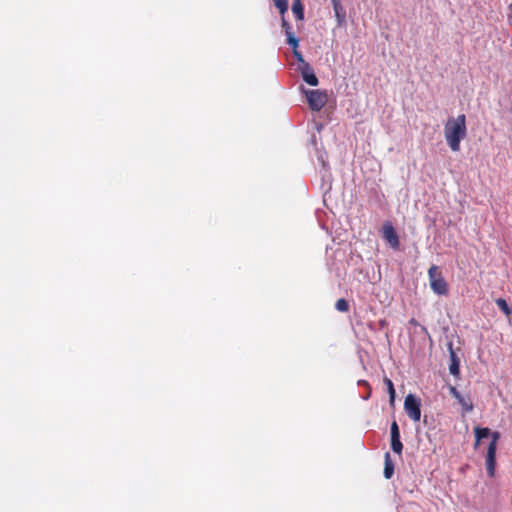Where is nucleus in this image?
<instances>
[{"label":"nucleus","mask_w":512,"mask_h":512,"mask_svg":"<svg viewBox=\"0 0 512 512\" xmlns=\"http://www.w3.org/2000/svg\"><path fill=\"white\" fill-rule=\"evenodd\" d=\"M333 8H334L335 15L338 18L339 22H342L344 19V15H341V12H342L341 3H334Z\"/></svg>","instance_id":"19"},{"label":"nucleus","mask_w":512,"mask_h":512,"mask_svg":"<svg viewBox=\"0 0 512 512\" xmlns=\"http://www.w3.org/2000/svg\"><path fill=\"white\" fill-rule=\"evenodd\" d=\"M305 94L309 107L313 111H320L328 101V95L325 91L307 90Z\"/></svg>","instance_id":"3"},{"label":"nucleus","mask_w":512,"mask_h":512,"mask_svg":"<svg viewBox=\"0 0 512 512\" xmlns=\"http://www.w3.org/2000/svg\"><path fill=\"white\" fill-rule=\"evenodd\" d=\"M335 308L339 311V312H348L349 310V304L348 302L344 299V298H341V299H338L335 303Z\"/></svg>","instance_id":"18"},{"label":"nucleus","mask_w":512,"mask_h":512,"mask_svg":"<svg viewBox=\"0 0 512 512\" xmlns=\"http://www.w3.org/2000/svg\"><path fill=\"white\" fill-rule=\"evenodd\" d=\"M281 25L285 31V34L292 33V27L289 22L285 19V15L281 16Z\"/></svg>","instance_id":"20"},{"label":"nucleus","mask_w":512,"mask_h":512,"mask_svg":"<svg viewBox=\"0 0 512 512\" xmlns=\"http://www.w3.org/2000/svg\"><path fill=\"white\" fill-rule=\"evenodd\" d=\"M496 305L498 306V308L506 315V316H510L512 314V309L511 307L508 305V303L506 302L505 299L503 298H498L496 300Z\"/></svg>","instance_id":"15"},{"label":"nucleus","mask_w":512,"mask_h":512,"mask_svg":"<svg viewBox=\"0 0 512 512\" xmlns=\"http://www.w3.org/2000/svg\"><path fill=\"white\" fill-rule=\"evenodd\" d=\"M358 384L359 385H364V386H366L369 389L367 396L364 397L365 399H367L370 396V387H369L368 382L365 381V380H360V381H358Z\"/></svg>","instance_id":"22"},{"label":"nucleus","mask_w":512,"mask_h":512,"mask_svg":"<svg viewBox=\"0 0 512 512\" xmlns=\"http://www.w3.org/2000/svg\"><path fill=\"white\" fill-rule=\"evenodd\" d=\"M409 324L413 326H419V323L415 318L410 319Z\"/></svg>","instance_id":"23"},{"label":"nucleus","mask_w":512,"mask_h":512,"mask_svg":"<svg viewBox=\"0 0 512 512\" xmlns=\"http://www.w3.org/2000/svg\"><path fill=\"white\" fill-rule=\"evenodd\" d=\"M383 382H384V385L386 386L387 392L389 394L390 404L393 405L394 401H395V396H396L394 384H393L392 380L388 377H384Z\"/></svg>","instance_id":"14"},{"label":"nucleus","mask_w":512,"mask_h":512,"mask_svg":"<svg viewBox=\"0 0 512 512\" xmlns=\"http://www.w3.org/2000/svg\"><path fill=\"white\" fill-rule=\"evenodd\" d=\"M382 236L389 243V245L397 250L400 247L399 237L390 222H386L382 228Z\"/></svg>","instance_id":"6"},{"label":"nucleus","mask_w":512,"mask_h":512,"mask_svg":"<svg viewBox=\"0 0 512 512\" xmlns=\"http://www.w3.org/2000/svg\"><path fill=\"white\" fill-rule=\"evenodd\" d=\"M292 12L297 20L302 21L304 19V7L301 0H293Z\"/></svg>","instance_id":"13"},{"label":"nucleus","mask_w":512,"mask_h":512,"mask_svg":"<svg viewBox=\"0 0 512 512\" xmlns=\"http://www.w3.org/2000/svg\"><path fill=\"white\" fill-rule=\"evenodd\" d=\"M287 43L292 47V50L298 49L299 40L296 38L294 32L286 34Z\"/></svg>","instance_id":"17"},{"label":"nucleus","mask_w":512,"mask_h":512,"mask_svg":"<svg viewBox=\"0 0 512 512\" xmlns=\"http://www.w3.org/2000/svg\"><path fill=\"white\" fill-rule=\"evenodd\" d=\"M274 5L278 8L281 16L285 15L288 10V1L287 0H273Z\"/></svg>","instance_id":"16"},{"label":"nucleus","mask_w":512,"mask_h":512,"mask_svg":"<svg viewBox=\"0 0 512 512\" xmlns=\"http://www.w3.org/2000/svg\"><path fill=\"white\" fill-rule=\"evenodd\" d=\"M384 477L386 479H391L394 474V463L391 459L390 453L386 452L384 455Z\"/></svg>","instance_id":"12"},{"label":"nucleus","mask_w":512,"mask_h":512,"mask_svg":"<svg viewBox=\"0 0 512 512\" xmlns=\"http://www.w3.org/2000/svg\"><path fill=\"white\" fill-rule=\"evenodd\" d=\"M421 400L413 394H408L404 400V409L408 416H421Z\"/></svg>","instance_id":"5"},{"label":"nucleus","mask_w":512,"mask_h":512,"mask_svg":"<svg viewBox=\"0 0 512 512\" xmlns=\"http://www.w3.org/2000/svg\"><path fill=\"white\" fill-rule=\"evenodd\" d=\"M446 142L453 152L460 150V143L467 135L466 116L460 114L447 120L444 127Z\"/></svg>","instance_id":"1"},{"label":"nucleus","mask_w":512,"mask_h":512,"mask_svg":"<svg viewBox=\"0 0 512 512\" xmlns=\"http://www.w3.org/2000/svg\"><path fill=\"white\" fill-rule=\"evenodd\" d=\"M474 432H475V443H474V448L476 449L481 440L484 439V438H487V437H491V441L488 445V447H492L494 445V448L497 449V444H498V441L500 439V433L499 432H491V430L489 428H482V427H476L474 429Z\"/></svg>","instance_id":"4"},{"label":"nucleus","mask_w":512,"mask_h":512,"mask_svg":"<svg viewBox=\"0 0 512 512\" xmlns=\"http://www.w3.org/2000/svg\"><path fill=\"white\" fill-rule=\"evenodd\" d=\"M451 394L458 400L459 404L462 406L463 412L468 413L472 410L473 404L469 397H464L460 394L459 391L455 387H450Z\"/></svg>","instance_id":"10"},{"label":"nucleus","mask_w":512,"mask_h":512,"mask_svg":"<svg viewBox=\"0 0 512 512\" xmlns=\"http://www.w3.org/2000/svg\"><path fill=\"white\" fill-rule=\"evenodd\" d=\"M496 451H497V449L494 448V445L492 447H488L486 457H485V465H486L487 474L491 478L495 476Z\"/></svg>","instance_id":"8"},{"label":"nucleus","mask_w":512,"mask_h":512,"mask_svg":"<svg viewBox=\"0 0 512 512\" xmlns=\"http://www.w3.org/2000/svg\"><path fill=\"white\" fill-rule=\"evenodd\" d=\"M299 70L301 72L303 80L311 85V86H317L319 81L317 76L314 73L313 68L309 63H305L303 67H299Z\"/></svg>","instance_id":"9"},{"label":"nucleus","mask_w":512,"mask_h":512,"mask_svg":"<svg viewBox=\"0 0 512 512\" xmlns=\"http://www.w3.org/2000/svg\"><path fill=\"white\" fill-rule=\"evenodd\" d=\"M428 277L430 287L434 293L437 295H446L448 293V284L442 276L439 267L432 265L428 270Z\"/></svg>","instance_id":"2"},{"label":"nucleus","mask_w":512,"mask_h":512,"mask_svg":"<svg viewBox=\"0 0 512 512\" xmlns=\"http://www.w3.org/2000/svg\"><path fill=\"white\" fill-rule=\"evenodd\" d=\"M293 55L294 57L296 58L297 62L299 63V67H303L305 63H307L304 58H303V55L301 54L300 51H298V49L296 50H293Z\"/></svg>","instance_id":"21"},{"label":"nucleus","mask_w":512,"mask_h":512,"mask_svg":"<svg viewBox=\"0 0 512 512\" xmlns=\"http://www.w3.org/2000/svg\"><path fill=\"white\" fill-rule=\"evenodd\" d=\"M391 433V448L397 453L401 454L403 450V444L400 440V431L396 421H393L390 428Z\"/></svg>","instance_id":"7"},{"label":"nucleus","mask_w":512,"mask_h":512,"mask_svg":"<svg viewBox=\"0 0 512 512\" xmlns=\"http://www.w3.org/2000/svg\"><path fill=\"white\" fill-rule=\"evenodd\" d=\"M449 350H450V365H449V371L453 376H458L460 373V362L459 359L454 352L452 348V344H449Z\"/></svg>","instance_id":"11"},{"label":"nucleus","mask_w":512,"mask_h":512,"mask_svg":"<svg viewBox=\"0 0 512 512\" xmlns=\"http://www.w3.org/2000/svg\"><path fill=\"white\" fill-rule=\"evenodd\" d=\"M332 1V4L334 5V3H340L339 0H331Z\"/></svg>","instance_id":"24"}]
</instances>
